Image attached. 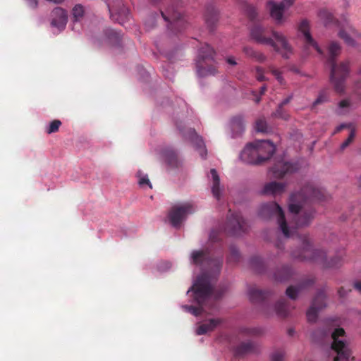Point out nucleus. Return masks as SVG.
<instances>
[{"label": "nucleus", "mask_w": 361, "mask_h": 361, "mask_svg": "<svg viewBox=\"0 0 361 361\" xmlns=\"http://www.w3.org/2000/svg\"><path fill=\"white\" fill-rule=\"evenodd\" d=\"M243 219L239 212H231L227 216L226 224L219 231L212 230L209 234L211 246L205 250H193L189 260L191 264L200 267L202 272L193 281L186 292L189 304L182 305L181 308L195 317L206 313L211 314L214 301L220 299L226 292V287L214 290L212 278L217 277L222 268L224 243L223 235H240L243 233Z\"/></svg>", "instance_id": "f257e3e1"}, {"label": "nucleus", "mask_w": 361, "mask_h": 361, "mask_svg": "<svg viewBox=\"0 0 361 361\" xmlns=\"http://www.w3.org/2000/svg\"><path fill=\"white\" fill-rule=\"evenodd\" d=\"M262 211L264 214H269L276 219L279 228L286 238H293L295 235L299 239L301 250L299 253L293 252L294 257L314 262L324 261L326 252L323 250L314 248L309 236L306 235H300L297 233L296 228L288 226L284 219L283 212L278 204L276 202L266 204L262 206Z\"/></svg>", "instance_id": "f03ea898"}, {"label": "nucleus", "mask_w": 361, "mask_h": 361, "mask_svg": "<svg viewBox=\"0 0 361 361\" xmlns=\"http://www.w3.org/2000/svg\"><path fill=\"white\" fill-rule=\"evenodd\" d=\"M321 191L312 185H307L302 191L290 197L289 211L294 215L297 228L308 226L315 216V212L307 206V201L320 200Z\"/></svg>", "instance_id": "7ed1b4c3"}, {"label": "nucleus", "mask_w": 361, "mask_h": 361, "mask_svg": "<svg viewBox=\"0 0 361 361\" xmlns=\"http://www.w3.org/2000/svg\"><path fill=\"white\" fill-rule=\"evenodd\" d=\"M183 2L180 0H172L164 11L149 15L145 21L146 28L149 30L154 27L157 19L162 18L167 23V29L174 35L185 30L188 23L181 11Z\"/></svg>", "instance_id": "20e7f679"}, {"label": "nucleus", "mask_w": 361, "mask_h": 361, "mask_svg": "<svg viewBox=\"0 0 361 361\" xmlns=\"http://www.w3.org/2000/svg\"><path fill=\"white\" fill-rule=\"evenodd\" d=\"M215 51L207 43L202 45L197 51L195 59L196 73L199 78L214 75L217 71L213 63L215 62Z\"/></svg>", "instance_id": "39448f33"}, {"label": "nucleus", "mask_w": 361, "mask_h": 361, "mask_svg": "<svg viewBox=\"0 0 361 361\" xmlns=\"http://www.w3.org/2000/svg\"><path fill=\"white\" fill-rule=\"evenodd\" d=\"M344 334L345 331L342 328L331 327L328 331L324 332V337L330 336L333 340L331 349L336 353L334 361H350L352 355L351 350L343 338H339Z\"/></svg>", "instance_id": "423d86ee"}, {"label": "nucleus", "mask_w": 361, "mask_h": 361, "mask_svg": "<svg viewBox=\"0 0 361 361\" xmlns=\"http://www.w3.org/2000/svg\"><path fill=\"white\" fill-rule=\"evenodd\" d=\"M262 19V15L259 13L257 9L254 6H250V23L254 21V25L250 27V39L262 44L274 47L276 44L274 40L267 35V29L260 23H255Z\"/></svg>", "instance_id": "0eeeda50"}, {"label": "nucleus", "mask_w": 361, "mask_h": 361, "mask_svg": "<svg viewBox=\"0 0 361 361\" xmlns=\"http://www.w3.org/2000/svg\"><path fill=\"white\" fill-rule=\"evenodd\" d=\"M175 124L183 139L191 142L198 152L200 156L204 159H206L207 150L202 137L197 134L194 128H189L186 129L185 127L182 125V122L176 121H175Z\"/></svg>", "instance_id": "6e6552de"}, {"label": "nucleus", "mask_w": 361, "mask_h": 361, "mask_svg": "<svg viewBox=\"0 0 361 361\" xmlns=\"http://www.w3.org/2000/svg\"><path fill=\"white\" fill-rule=\"evenodd\" d=\"M329 64L331 66V82L334 85L335 90L341 93L344 91V82L349 73L348 62L336 63L335 61H333Z\"/></svg>", "instance_id": "1a4fd4ad"}, {"label": "nucleus", "mask_w": 361, "mask_h": 361, "mask_svg": "<svg viewBox=\"0 0 361 361\" xmlns=\"http://www.w3.org/2000/svg\"><path fill=\"white\" fill-rule=\"evenodd\" d=\"M295 0L270 1L268 3L269 15L274 23L279 26L283 25L288 20L285 11L290 8Z\"/></svg>", "instance_id": "9d476101"}, {"label": "nucleus", "mask_w": 361, "mask_h": 361, "mask_svg": "<svg viewBox=\"0 0 361 361\" xmlns=\"http://www.w3.org/2000/svg\"><path fill=\"white\" fill-rule=\"evenodd\" d=\"M110 18L123 25L130 19L129 9L123 4L122 0H106Z\"/></svg>", "instance_id": "9b49d317"}, {"label": "nucleus", "mask_w": 361, "mask_h": 361, "mask_svg": "<svg viewBox=\"0 0 361 361\" xmlns=\"http://www.w3.org/2000/svg\"><path fill=\"white\" fill-rule=\"evenodd\" d=\"M195 210V207L190 203L173 207L168 214L169 221L173 227L179 228L182 222L186 219L187 216L194 213Z\"/></svg>", "instance_id": "f8f14e48"}, {"label": "nucleus", "mask_w": 361, "mask_h": 361, "mask_svg": "<svg viewBox=\"0 0 361 361\" xmlns=\"http://www.w3.org/2000/svg\"><path fill=\"white\" fill-rule=\"evenodd\" d=\"M271 38L274 40L276 48L274 51L280 54L283 58L289 59L293 53V49L288 42L287 37L281 31L271 30Z\"/></svg>", "instance_id": "ddd939ff"}, {"label": "nucleus", "mask_w": 361, "mask_h": 361, "mask_svg": "<svg viewBox=\"0 0 361 361\" xmlns=\"http://www.w3.org/2000/svg\"><path fill=\"white\" fill-rule=\"evenodd\" d=\"M256 149L258 152V159L256 164L269 159L275 152V146L268 140H257L255 142H250V151Z\"/></svg>", "instance_id": "4468645a"}, {"label": "nucleus", "mask_w": 361, "mask_h": 361, "mask_svg": "<svg viewBox=\"0 0 361 361\" xmlns=\"http://www.w3.org/2000/svg\"><path fill=\"white\" fill-rule=\"evenodd\" d=\"M68 21L67 11L61 8H54L50 13V25L51 28L55 29L53 33L55 35L62 32L66 26Z\"/></svg>", "instance_id": "2eb2a0df"}, {"label": "nucleus", "mask_w": 361, "mask_h": 361, "mask_svg": "<svg viewBox=\"0 0 361 361\" xmlns=\"http://www.w3.org/2000/svg\"><path fill=\"white\" fill-rule=\"evenodd\" d=\"M298 30L302 35L307 47L314 48L319 54L323 55L322 49L319 47L310 33V24L308 20L302 19L298 25Z\"/></svg>", "instance_id": "dca6fc26"}, {"label": "nucleus", "mask_w": 361, "mask_h": 361, "mask_svg": "<svg viewBox=\"0 0 361 361\" xmlns=\"http://www.w3.org/2000/svg\"><path fill=\"white\" fill-rule=\"evenodd\" d=\"M326 295L323 290L317 293L310 307L307 311V317L309 322H314L317 318L319 310L326 307Z\"/></svg>", "instance_id": "f3484780"}, {"label": "nucleus", "mask_w": 361, "mask_h": 361, "mask_svg": "<svg viewBox=\"0 0 361 361\" xmlns=\"http://www.w3.org/2000/svg\"><path fill=\"white\" fill-rule=\"evenodd\" d=\"M160 154L169 167L176 169L180 166L181 161L179 159L178 152L173 147H165L161 150Z\"/></svg>", "instance_id": "a211bd4d"}, {"label": "nucleus", "mask_w": 361, "mask_h": 361, "mask_svg": "<svg viewBox=\"0 0 361 361\" xmlns=\"http://www.w3.org/2000/svg\"><path fill=\"white\" fill-rule=\"evenodd\" d=\"M205 23L210 32H213L219 21V13L212 3L207 5L204 13Z\"/></svg>", "instance_id": "6ab92c4d"}, {"label": "nucleus", "mask_w": 361, "mask_h": 361, "mask_svg": "<svg viewBox=\"0 0 361 361\" xmlns=\"http://www.w3.org/2000/svg\"><path fill=\"white\" fill-rule=\"evenodd\" d=\"M230 128L233 138L240 137L245 131V118L242 115L233 116L230 121Z\"/></svg>", "instance_id": "aec40b11"}, {"label": "nucleus", "mask_w": 361, "mask_h": 361, "mask_svg": "<svg viewBox=\"0 0 361 361\" xmlns=\"http://www.w3.org/2000/svg\"><path fill=\"white\" fill-rule=\"evenodd\" d=\"M224 322L222 318H212L207 320L206 323L199 325L195 329L197 336L204 335L209 331H213L218 326Z\"/></svg>", "instance_id": "412c9836"}, {"label": "nucleus", "mask_w": 361, "mask_h": 361, "mask_svg": "<svg viewBox=\"0 0 361 361\" xmlns=\"http://www.w3.org/2000/svg\"><path fill=\"white\" fill-rule=\"evenodd\" d=\"M208 177L212 181V192L213 196L217 200H219L221 197L223 188L220 185V178L215 169L210 170V175Z\"/></svg>", "instance_id": "4be33fe9"}, {"label": "nucleus", "mask_w": 361, "mask_h": 361, "mask_svg": "<svg viewBox=\"0 0 361 361\" xmlns=\"http://www.w3.org/2000/svg\"><path fill=\"white\" fill-rule=\"evenodd\" d=\"M85 9L82 5L76 4L72 9V22L73 23V30L79 32L80 30V22L83 18Z\"/></svg>", "instance_id": "5701e85b"}, {"label": "nucleus", "mask_w": 361, "mask_h": 361, "mask_svg": "<svg viewBox=\"0 0 361 361\" xmlns=\"http://www.w3.org/2000/svg\"><path fill=\"white\" fill-rule=\"evenodd\" d=\"M294 171L293 166L289 162L279 161L271 169L273 176L275 178H281L286 173Z\"/></svg>", "instance_id": "b1692460"}, {"label": "nucleus", "mask_w": 361, "mask_h": 361, "mask_svg": "<svg viewBox=\"0 0 361 361\" xmlns=\"http://www.w3.org/2000/svg\"><path fill=\"white\" fill-rule=\"evenodd\" d=\"M267 308V314H271V313L270 311L273 310L279 317L287 316L290 311L289 307L283 300H279L274 306H268Z\"/></svg>", "instance_id": "393cba45"}, {"label": "nucleus", "mask_w": 361, "mask_h": 361, "mask_svg": "<svg viewBox=\"0 0 361 361\" xmlns=\"http://www.w3.org/2000/svg\"><path fill=\"white\" fill-rule=\"evenodd\" d=\"M104 36L108 42L113 46H120L122 35L120 32L111 28H106L104 30Z\"/></svg>", "instance_id": "a878e982"}, {"label": "nucleus", "mask_w": 361, "mask_h": 361, "mask_svg": "<svg viewBox=\"0 0 361 361\" xmlns=\"http://www.w3.org/2000/svg\"><path fill=\"white\" fill-rule=\"evenodd\" d=\"M286 185L282 183L273 181L267 183L264 188V192L267 195H278L283 193Z\"/></svg>", "instance_id": "bb28decb"}, {"label": "nucleus", "mask_w": 361, "mask_h": 361, "mask_svg": "<svg viewBox=\"0 0 361 361\" xmlns=\"http://www.w3.org/2000/svg\"><path fill=\"white\" fill-rule=\"evenodd\" d=\"M350 28H354V27L352 26H350L347 29L341 30L338 32V35L339 36L340 38L343 39V41L348 46L355 47H356L357 44H356L355 39L351 37V36H353V34L350 31Z\"/></svg>", "instance_id": "cd10ccee"}, {"label": "nucleus", "mask_w": 361, "mask_h": 361, "mask_svg": "<svg viewBox=\"0 0 361 361\" xmlns=\"http://www.w3.org/2000/svg\"><path fill=\"white\" fill-rule=\"evenodd\" d=\"M341 51V47L338 42L332 41L328 47V62L334 61L335 58L338 56Z\"/></svg>", "instance_id": "c85d7f7f"}, {"label": "nucleus", "mask_w": 361, "mask_h": 361, "mask_svg": "<svg viewBox=\"0 0 361 361\" xmlns=\"http://www.w3.org/2000/svg\"><path fill=\"white\" fill-rule=\"evenodd\" d=\"M229 250L230 256L227 259V262L229 264L238 262L240 258V254L238 247L234 245H231L229 247Z\"/></svg>", "instance_id": "c756f323"}, {"label": "nucleus", "mask_w": 361, "mask_h": 361, "mask_svg": "<svg viewBox=\"0 0 361 361\" xmlns=\"http://www.w3.org/2000/svg\"><path fill=\"white\" fill-rule=\"evenodd\" d=\"M318 16L325 25L329 24L334 19L332 13L326 8L320 9L318 12Z\"/></svg>", "instance_id": "7c9ffc66"}, {"label": "nucleus", "mask_w": 361, "mask_h": 361, "mask_svg": "<svg viewBox=\"0 0 361 361\" xmlns=\"http://www.w3.org/2000/svg\"><path fill=\"white\" fill-rule=\"evenodd\" d=\"M248 353V343L243 342L234 349V355L237 358H240Z\"/></svg>", "instance_id": "2f4dec72"}, {"label": "nucleus", "mask_w": 361, "mask_h": 361, "mask_svg": "<svg viewBox=\"0 0 361 361\" xmlns=\"http://www.w3.org/2000/svg\"><path fill=\"white\" fill-rule=\"evenodd\" d=\"M137 176L138 178V184L140 187L144 188L145 185H147L149 188H152L147 174H145L139 170L137 172Z\"/></svg>", "instance_id": "473e14b6"}, {"label": "nucleus", "mask_w": 361, "mask_h": 361, "mask_svg": "<svg viewBox=\"0 0 361 361\" xmlns=\"http://www.w3.org/2000/svg\"><path fill=\"white\" fill-rule=\"evenodd\" d=\"M302 287V285L288 287L286 290L287 296L293 300L296 299L298 293L301 291Z\"/></svg>", "instance_id": "72a5a7b5"}, {"label": "nucleus", "mask_w": 361, "mask_h": 361, "mask_svg": "<svg viewBox=\"0 0 361 361\" xmlns=\"http://www.w3.org/2000/svg\"><path fill=\"white\" fill-rule=\"evenodd\" d=\"M173 267V263L169 261H160L157 264V269L160 273L169 271Z\"/></svg>", "instance_id": "f704fd0d"}, {"label": "nucleus", "mask_w": 361, "mask_h": 361, "mask_svg": "<svg viewBox=\"0 0 361 361\" xmlns=\"http://www.w3.org/2000/svg\"><path fill=\"white\" fill-rule=\"evenodd\" d=\"M255 129L258 133H267L268 126L264 119L260 118L256 121Z\"/></svg>", "instance_id": "c9c22d12"}, {"label": "nucleus", "mask_w": 361, "mask_h": 361, "mask_svg": "<svg viewBox=\"0 0 361 361\" xmlns=\"http://www.w3.org/2000/svg\"><path fill=\"white\" fill-rule=\"evenodd\" d=\"M238 161H241L245 165L248 164V142L245 145L243 149L240 152Z\"/></svg>", "instance_id": "e433bc0d"}, {"label": "nucleus", "mask_w": 361, "mask_h": 361, "mask_svg": "<svg viewBox=\"0 0 361 361\" xmlns=\"http://www.w3.org/2000/svg\"><path fill=\"white\" fill-rule=\"evenodd\" d=\"M269 71L281 85L285 84V80L282 76V72L280 70L271 67L269 68Z\"/></svg>", "instance_id": "4c0bfd02"}, {"label": "nucleus", "mask_w": 361, "mask_h": 361, "mask_svg": "<svg viewBox=\"0 0 361 361\" xmlns=\"http://www.w3.org/2000/svg\"><path fill=\"white\" fill-rule=\"evenodd\" d=\"M61 125V122L59 120H54L49 123L47 129V133L51 134L56 132Z\"/></svg>", "instance_id": "58836bf2"}, {"label": "nucleus", "mask_w": 361, "mask_h": 361, "mask_svg": "<svg viewBox=\"0 0 361 361\" xmlns=\"http://www.w3.org/2000/svg\"><path fill=\"white\" fill-rule=\"evenodd\" d=\"M285 353L282 350H276L271 355V361H283Z\"/></svg>", "instance_id": "ea45409f"}, {"label": "nucleus", "mask_w": 361, "mask_h": 361, "mask_svg": "<svg viewBox=\"0 0 361 361\" xmlns=\"http://www.w3.org/2000/svg\"><path fill=\"white\" fill-rule=\"evenodd\" d=\"M350 107V102L348 99H343L338 104V113L341 114H345Z\"/></svg>", "instance_id": "a19ab883"}, {"label": "nucleus", "mask_w": 361, "mask_h": 361, "mask_svg": "<svg viewBox=\"0 0 361 361\" xmlns=\"http://www.w3.org/2000/svg\"><path fill=\"white\" fill-rule=\"evenodd\" d=\"M355 136V128H352L350 133V135L346 140H345L341 145V149H344L345 147H347L349 144L353 141Z\"/></svg>", "instance_id": "79ce46f5"}, {"label": "nucleus", "mask_w": 361, "mask_h": 361, "mask_svg": "<svg viewBox=\"0 0 361 361\" xmlns=\"http://www.w3.org/2000/svg\"><path fill=\"white\" fill-rule=\"evenodd\" d=\"M137 71L138 73L140 80H142L143 81H146L148 79L149 74L142 66H137Z\"/></svg>", "instance_id": "37998d69"}, {"label": "nucleus", "mask_w": 361, "mask_h": 361, "mask_svg": "<svg viewBox=\"0 0 361 361\" xmlns=\"http://www.w3.org/2000/svg\"><path fill=\"white\" fill-rule=\"evenodd\" d=\"M170 65L167 64L166 67L163 66V75L166 78H168L170 80H172L174 78V73L173 71H169Z\"/></svg>", "instance_id": "c03bdc74"}, {"label": "nucleus", "mask_w": 361, "mask_h": 361, "mask_svg": "<svg viewBox=\"0 0 361 361\" xmlns=\"http://www.w3.org/2000/svg\"><path fill=\"white\" fill-rule=\"evenodd\" d=\"M250 58H252L257 61H263L265 59V56L262 53L250 51Z\"/></svg>", "instance_id": "a18cd8bd"}, {"label": "nucleus", "mask_w": 361, "mask_h": 361, "mask_svg": "<svg viewBox=\"0 0 361 361\" xmlns=\"http://www.w3.org/2000/svg\"><path fill=\"white\" fill-rule=\"evenodd\" d=\"M239 8L242 9L245 13L248 12V4L246 0H235Z\"/></svg>", "instance_id": "49530a36"}, {"label": "nucleus", "mask_w": 361, "mask_h": 361, "mask_svg": "<svg viewBox=\"0 0 361 361\" xmlns=\"http://www.w3.org/2000/svg\"><path fill=\"white\" fill-rule=\"evenodd\" d=\"M350 128V130L352 128H354L352 123H342L336 127L335 131L334 132V134L337 133L338 132L341 131L343 128Z\"/></svg>", "instance_id": "de8ad7c7"}, {"label": "nucleus", "mask_w": 361, "mask_h": 361, "mask_svg": "<svg viewBox=\"0 0 361 361\" xmlns=\"http://www.w3.org/2000/svg\"><path fill=\"white\" fill-rule=\"evenodd\" d=\"M249 295H250V302H251V301L254 300L255 296H261L262 293L260 292H259L258 290L250 289Z\"/></svg>", "instance_id": "09e8293b"}, {"label": "nucleus", "mask_w": 361, "mask_h": 361, "mask_svg": "<svg viewBox=\"0 0 361 361\" xmlns=\"http://www.w3.org/2000/svg\"><path fill=\"white\" fill-rule=\"evenodd\" d=\"M292 98L293 95H290L281 102V103L279 106V110L277 111L278 114H279V110L283 107V106L287 104L292 99Z\"/></svg>", "instance_id": "8fccbe9b"}, {"label": "nucleus", "mask_w": 361, "mask_h": 361, "mask_svg": "<svg viewBox=\"0 0 361 361\" xmlns=\"http://www.w3.org/2000/svg\"><path fill=\"white\" fill-rule=\"evenodd\" d=\"M257 79L259 81H262L265 79L264 75H263V71L260 68H257Z\"/></svg>", "instance_id": "3c124183"}, {"label": "nucleus", "mask_w": 361, "mask_h": 361, "mask_svg": "<svg viewBox=\"0 0 361 361\" xmlns=\"http://www.w3.org/2000/svg\"><path fill=\"white\" fill-rule=\"evenodd\" d=\"M250 355L252 353H257L258 352V346L250 341Z\"/></svg>", "instance_id": "603ef678"}, {"label": "nucleus", "mask_w": 361, "mask_h": 361, "mask_svg": "<svg viewBox=\"0 0 361 361\" xmlns=\"http://www.w3.org/2000/svg\"><path fill=\"white\" fill-rule=\"evenodd\" d=\"M326 97L324 94H321L317 97V99L314 102L313 104L317 105V104H321V103L324 102V101H326Z\"/></svg>", "instance_id": "864d4df0"}, {"label": "nucleus", "mask_w": 361, "mask_h": 361, "mask_svg": "<svg viewBox=\"0 0 361 361\" xmlns=\"http://www.w3.org/2000/svg\"><path fill=\"white\" fill-rule=\"evenodd\" d=\"M349 291H350V290H346L344 288H341L338 290V294H339L340 297L343 298V297L345 296Z\"/></svg>", "instance_id": "5fc2aeb1"}, {"label": "nucleus", "mask_w": 361, "mask_h": 361, "mask_svg": "<svg viewBox=\"0 0 361 361\" xmlns=\"http://www.w3.org/2000/svg\"><path fill=\"white\" fill-rule=\"evenodd\" d=\"M350 31L353 34V37L361 39V33L358 32L355 28H350Z\"/></svg>", "instance_id": "6e6d98bb"}, {"label": "nucleus", "mask_w": 361, "mask_h": 361, "mask_svg": "<svg viewBox=\"0 0 361 361\" xmlns=\"http://www.w3.org/2000/svg\"><path fill=\"white\" fill-rule=\"evenodd\" d=\"M354 287L361 294V281L355 282Z\"/></svg>", "instance_id": "4d7b16f0"}, {"label": "nucleus", "mask_w": 361, "mask_h": 361, "mask_svg": "<svg viewBox=\"0 0 361 361\" xmlns=\"http://www.w3.org/2000/svg\"><path fill=\"white\" fill-rule=\"evenodd\" d=\"M226 61H227V63H228V64H230V65L233 66V65H235V64H236V62H235V59H234V58H233V57H228V58L227 59V60H226Z\"/></svg>", "instance_id": "13d9d810"}, {"label": "nucleus", "mask_w": 361, "mask_h": 361, "mask_svg": "<svg viewBox=\"0 0 361 361\" xmlns=\"http://www.w3.org/2000/svg\"><path fill=\"white\" fill-rule=\"evenodd\" d=\"M253 96H254V97H253V99H253L256 103H259V101H260V97H258V96H257L255 93H253Z\"/></svg>", "instance_id": "bf43d9fd"}, {"label": "nucleus", "mask_w": 361, "mask_h": 361, "mask_svg": "<svg viewBox=\"0 0 361 361\" xmlns=\"http://www.w3.org/2000/svg\"><path fill=\"white\" fill-rule=\"evenodd\" d=\"M265 91H266V86L265 85H263L262 87H260V93H261V94H264Z\"/></svg>", "instance_id": "052dcab7"}, {"label": "nucleus", "mask_w": 361, "mask_h": 361, "mask_svg": "<svg viewBox=\"0 0 361 361\" xmlns=\"http://www.w3.org/2000/svg\"><path fill=\"white\" fill-rule=\"evenodd\" d=\"M358 185L361 188V176L358 178Z\"/></svg>", "instance_id": "680f3d73"}, {"label": "nucleus", "mask_w": 361, "mask_h": 361, "mask_svg": "<svg viewBox=\"0 0 361 361\" xmlns=\"http://www.w3.org/2000/svg\"><path fill=\"white\" fill-rule=\"evenodd\" d=\"M166 56L171 59L172 58V56L171 54H166Z\"/></svg>", "instance_id": "e2e57ef3"}, {"label": "nucleus", "mask_w": 361, "mask_h": 361, "mask_svg": "<svg viewBox=\"0 0 361 361\" xmlns=\"http://www.w3.org/2000/svg\"><path fill=\"white\" fill-rule=\"evenodd\" d=\"M359 73H360V74H361V66H360V68Z\"/></svg>", "instance_id": "0e129e2a"}, {"label": "nucleus", "mask_w": 361, "mask_h": 361, "mask_svg": "<svg viewBox=\"0 0 361 361\" xmlns=\"http://www.w3.org/2000/svg\"><path fill=\"white\" fill-rule=\"evenodd\" d=\"M250 334L252 333V330L250 329L249 330Z\"/></svg>", "instance_id": "69168bd1"}]
</instances>
